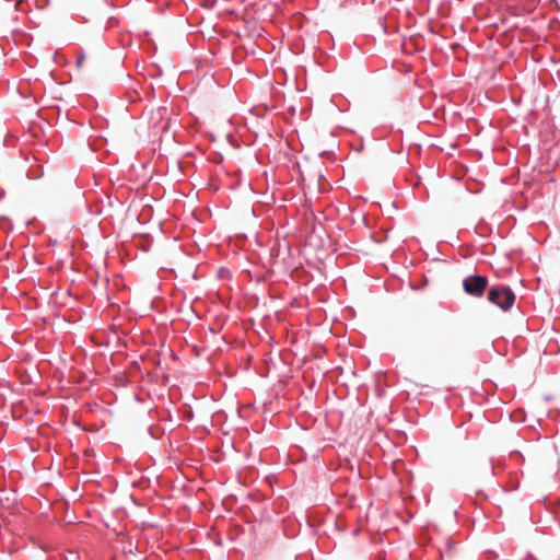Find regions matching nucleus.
<instances>
[{
  "instance_id": "nucleus-1",
  "label": "nucleus",
  "mask_w": 560,
  "mask_h": 560,
  "mask_svg": "<svg viewBox=\"0 0 560 560\" xmlns=\"http://www.w3.org/2000/svg\"><path fill=\"white\" fill-rule=\"evenodd\" d=\"M488 300L503 311H508L512 307L515 301V294L508 287L495 285L489 290Z\"/></svg>"
},
{
  "instance_id": "nucleus-2",
  "label": "nucleus",
  "mask_w": 560,
  "mask_h": 560,
  "mask_svg": "<svg viewBox=\"0 0 560 560\" xmlns=\"http://www.w3.org/2000/svg\"><path fill=\"white\" fill-rule=\"evenodd\" d=\"M488 285V279L483 276H469L463 281L464 291L472 296H481Z\"/></svg>"
},
{
  "instance_id": "nucleus-3",
  "label": "nucleus",
  "mask_w": 560,
  "mask_h": 560,
  "mask_svg": "<svg viewBox=\"0 0 560 560\" xmlns=\"http://www.w3.org/2000/svg\"><path fill=\"white\" fill-rule=\"evenodd\" d=\"M150 122L153 128H158L163 120L164 116L167 114L166 107H158L156 109L151 110Z\"/></svg>"
},
{
  "instance_id": "nucleus-4",
  "label": "nucleus",
  "mask_w": 560,
  "mask_h": 560,
  "mask_svg": "<svg viewBox=\"0 0 560 560\" xmlns=\"http://www.w3.org/2000/svg\"><path fill=\"white\" fill-rule=\"evenodd\" d=\"M272 405H273V401H269L268 404H265L264 405V415H268L272 411Z\"/></svg>"
},
{
  "instance_id": "nucleus-5",
  "label": "nucleus",
  "mask_w": 560,
  "mask_h": 560,
  "mask_svg": "<svg viewBox=\"0 0 560 560\" xmlns=\"http://www.w3.org/2000/svg\"><path fill=\"white\" fill-rule=\"evenodd\" d=\"M83 61H84V56H83V55H80V56L78 57V60H77V65H78V67H81V66H82V63H83Z\"/></svg>"
},
{
  "instance_id": "nucleus-6",
  "label": "nucleus",
  "mask_w": 560,
  "mask_h": 560,
  "mask_svg": "<svg viewBox=\"0 0 560 560\" xmlns=\"http://www.w3.org/2000/svg\"><path fill=\"white\" fill-rule=\"evenodd\" d=\"M167 126H168V124H167V122H166V124H164V125L162 126V130H163V131H165V130L167 129Z\"/></svg>"
},
{
  "instance_id": "nucleus-7",
  "label": "nucleus",
  "mask_w": 560,
  "mask_h": 560,
  "mask_svg": "<svg viewBox=\"0 0 560 560\" xmlns=\"http://www.w3.org/2000/svg\"><path fill=\"white\" fill-rule=\"evenodd\" d=\"M291 342H295L294 334L292 332Z\"/></svg>"
}]
</instances>
